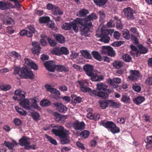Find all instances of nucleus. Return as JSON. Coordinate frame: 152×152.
Here are the masks:
<instances>
[{
  "label": "nucleus",
  "mask_w": 152,
  "mask_h": 152,
  "mask_svg": "<svg viewBox=\"0 0 152 152\" xmlns=\"http://www.w3.org/2000/svg\"><path fill=\"white\" fill-rule=\"evenodd\" d=\"M91 54L93 57L96 60L99 61H102V57L98 52L93 51Z\"/></svg>",
  "instance_id": "27"
},
{
  "label": "nucleus",
  "mask_w": 152,
  "mask_h": 152,
  "mask_svg": "<svg viewBox=\"0 0 152 152\" xmlns=\"http://www.w3.org/2000/svg\"><path fill=\"white\" fill-rule=\"evenodd\" d=\"M90 132L87 130H84L80 134V136L84 139L86 138L89 135Z\"/></svg>",
  "instance_id": "43"
},
{
  "label": "nucleus",
  "mask_w": 152,
  "mask_h": 152,
  "mask_svg": "<svg viewBox=\"0 0 152 152\" xmlns=\"http://www.w3.org/2000/svg\"><path fill=\"white\" fill-rule=\"evenodd\" d=\"M124 43L123 41H115L112 43V46L115 47H118L121 46Z\"/></svg>",
  "instance_id": "61"
},
{
  "label": "nucleus",
  "mask_w": 152,
  "mask_h": 152,
  "mask_svg": "<svg viewBox=\"0 0 152 152\" xmlns=\"http://www.w3.org/2000/svg\"><path fill=\"white\" fill-rule=\"evenodd\" d=\"M132 89L135 91L137 92H140L141 90L140 86L137 84H134L133 85Z\"/></svg>",
  "instance_id": "54"
},
{
  "label": "nucleus",
  "mask_w": 152,
  "mask_h": 152,
  "mask_svg": "<svg viewBox=\"0 0 152 152\" xmlns=\"http://www.w3.org/2000/svg\"><path fill=\"white\" fill-rule=\"evenodd\" d=\"M44 87L47 91L52 94H55L56 96L55 99H56L57 97L58 98L59 97L60 95L59 91L55 88H52L51 85L46 84L45 85Z\"/></svg>",
  "instance_id": "12"
},
{
  "label": "nucleus",
  "mask_w": 152,
  "mask_h": 152,
  "mask_svg": "<svg viewBox=\"0 0 152 152\" xmlns=\"http://www.w3.org/2000/svg\"><path fill=\"white\" fill-rule=\"evenodd\" d=\"M29 67H30L31 68L33 69L34 70H37L38 69V65L35 63L33 61H32Z\"/></svg>",
  "instance_id": "58"
},
{
  "label": "nucleus",
  "mask_w": 152,
  "mask_h": 152,
  "mask_svg": "<svg viewBox=\"0 0 152 152\" xmlns=\"http://www.w3.org/2000/svg\"><path fill=\"white\" fill-rule=\"evenodd\" d=\"M82 35L86 36L89 32L84 24L83 18H77L71 22V28H72L74 31L76 33L78 32V28Z\"/></svg>",
  "instance_id": "3"
},
{
  "label": "nucleus",
  "mask_w": 152,
  "mask_h": 152,
  "mask_svg": "<svg viewBox=\"0 0 152 152\" xmlns=\"http://www.w3.org/2000/svg\"><path fill=\"white\" fill-rule=\"evenodd\" d=\"M14 74L18 75L20 77L23 76L24 78H30L31 79L34 77V75L32 71H29L27 69L20 66L15 67L14 70Z\"/></svg>",
  "instance_id": "5"
},
{
  "label": "nucleus",
  "mask_w": 152,
  "mask_h": 152,
  "mask_svg": "<svg viewBox=\"0 0 152 152\" xmlns=\"http://www.w3.org/2000/svg\"><path fill=\"white\" fill-rule=\"evenodd\" d=\"M130 75L128 77L129 81L137 80L141 76L140 73L137 70H131L129 71Z\"/></svg>",
  "instance_id": "11"
},
{
  "label": "nucleus",
  "mask_w": 152,
  "mask_h": 152,
  "mask_svg": "<svg viewBox=\"0 0 152 152\" xmlns=\"http://www.w3.org/2000/svg\"><path fill=\"white\" fill-rule=\"evenodd\" d=\"M54 115L56 121L57 123H64L66 118V116L61 115L58 113H55Z\"/></svg>",
  "instance_id": "18"
},
{
  "label": "nucleus",
  "mask_w": 152,
  "mask_h": 152,
  "mask_svg": "<svg viewBox=\"0 0 152 152\" xmlns=\"http://www.w3.org/2000/svg\"><path fill=\"white\" fill-rule=\"evenodd\" d=\"M122 58L124 61L128 62L130 61L132 59L131 56L126 54H123Z\"/></svg>",
  "instance_id": "46"
},
{
  "label": "nucleus",
  "mask_w": 152,
  "mask_h": 152,
  "mask_svg": "<svg viewBox=\"0 0 152 152\" xmlns=\"http://www.w3.org/2000/svg\"><path fill=\"white\" fill-rule=\"evenodd\" d=\"M123 12L124 16L128 20H132L134 19V14L135 13L134 10L130 7L124 8Z\"/></svg>",
  "instance_id": "10"
},
{
  "label": "nucleus",
  "mask_w": 152,
  "mask_h": 152,
  "mask_svg": "<svg viewBox=\"0 0 152 152\" xmlns=\"http://www.w3.org/2000/svg\"><path fill=\"white\" fill-rule=\"evenodd\" d=\"M97 18L96 14L94 12L88 15L86 18L83 19V21L89 31L93 26L91 21L96 20Z\"/></svg>",
  "instance_id": "9"
},
{
  "label": "nucleus",
  "mask_w": 152,
  "mask_h": 152,
  "mask_svg": "<svg viewBox=\"0 0 152 152\" xmlns=\"http://www.w3.org/2000/svg\"><path fill=\"white\" fill-rule=\"evenodd\" d=\"M0 88L2 90L6 91L10 90L11 88V87L10 85H3L1 86Z\"/></svg>",
  "instance_id": "56"
},
{
  "label": "nucleus",
  "mask_w": 152,
  "mask_h": 152,
  "mask_svg": "<svg viewBox=\"0 0 152 152\" xmlns=\"http://www.w3.org/2000/svg\"><path fill=\"white\" fill-rule=\"evenodd\" d=\"M116 27L118 30H121L123 28V25L121 23L120 20H118L116 22Z\"/></svg>",
  "instance_id": "62"
},
{
  "label": "nucleus",
  "mask_w": 152,
  "mask_h": 152,
  "mask_svg": "<svg viewBox=\"0 0 152 152\" xmlns=\"http://www.w3.org/2000/svg\"><path fill=\"white\" fill-rule=\"evenodd\" d=\"M122 36L125 39H129L130 37L129 31L127 30H124L123 32Z\"/></svg>",
  "instance_id": "51"
},
{
  "label": "nucleus",
  "mask_w": 152,
  "mask_h": 152,
  "mask_svg": "<svg viewBox=\"0 0 152 152\" xmlns=\"http://www.w3.org/2000/svg\"><path fill=\"white\" fill-rule=\"evenodd\" d=\"M47 40L51 46L54 47L56 45V43L55 40L52 39L50 38H48Z\"/></svg>",
  "instance_id": "59"
},
{
  "label": "nucleus",
  "mask_w": 152,
  "mask_h": 152,
  "mask_svg": "<svg viewBox=\"0 0 152 152\" xmlns=\"http://www.w3.org/2000/svg\"><path fill=\"white\" fill-rule=\"evenodd\" d=\"M114 31V30L113 29H102L100 34H99L96 32L95 36L97 38H100V39H98L99 41L104 43H108L109 42L110 39L108 35H111Z\"/></svg>",
  "instance_id": "6"
},
{
  "label": "nucleus",
  "mask_w": 152,
  "mask_h": 152,
  "mask_svg": "<svg viewBox=\"0 0 152 152\" xmlns=\"http://www.w3.org/2000/svg\"><path fill=\"white\" fill-rule=\"evenodd\" d=\"M96 4L99 5L100 7H102L105 4L107 0H93Z\"/></svg>",
  "instance_id": "37"
},
{
  "label": "nucleus",
  "mask_w": 152,
  "mask_h": 152,
  "mask_svg": "<svg viewBox=\"0 0 152 152\" xmlns=\"http://www.w3.org/2000/svg\"><path fill=\"white\" fill-rule=\"evenodd\" d=\"M97 91L94 90L92 91L91 95H94L101 97L102 98L105 99L109 96L110 92L107 89L108 86L102 83L97 84L96 85Z\"/></svg>",
  "instance_id": "4"
},
{
  "label": "nucleus",
  "mask_w": 152,
  "mask_h": 152,
  "mask_svg": "<svg viewBox=\"0 0 152 152\" xmlns=\"http://www.w3.org/2000/svg\"><path fill=\"white\" fill-rule=\"evenodd\" d=\"M73 127L76 130H81L84 129L85 124L83 121L76 120L73 123Z\"/></svg>",
  "instance_id": "14"
},
{
  "label": "nucleus",
  "mask_w": 152,
  "mask_h": 152,
  "mask_svg": "<svg viewBox=\"0 0 152 152\" xmlns=\"http://www.w3.org/2000/svg\"><path fill=\"white\" fill-rule=\"evenodd\" d=\"M31 116L35 121H38L40 119V115L39 113L37 112H34L31 113Z\"/></svg>",
  "instance_id": "32"
},
{
  "label": "nucleus",
  "mask_w": 152,
  "mask_h": 152,
  "mask_svg": "<svg viewBox=\"0 0 152 152\" xmlns=\"http://www.w3.org/2000/svg\"><path fill=\"white\" fill-rule=\"evenodd\" d=\"M93 66L90 64H86L83 67V70L88 76H91L93 74Z\"/></svg>",
  "instance_id": "19"
},
{
  "label": "nucleus",
  "mask_w": 152,
  "mask_h": 152,
  "mask_svg": "<svg viewBox=\"0 0 152 152\" xmlns=\"http://www.w3.org/2000/svg\"><path fill=\"white\" fill-rule=\"evenodd\" d=\"M72 22L69 23H65L62 26L61 28L65 30H69L71 28V25Z\"/></svg>",
  "instance_id": "45"
},
{
  "label": "nucleus",
  "mask_w": 152,
  "mask_h": 152,
  "mask_svg": "<svg viewBox=\"0 0 152 152\" xmlns=\"http://www.w3.org/2000/svg\"><path fill=\"white\" fill-rule=\"evenodd\" d=\"M60 48L58 47H56L53 49L51 51V53L55 55L58 56L61 55L60 51Z\"/></svg>",
  "instance_id": "50"
},
{
  "label": "nucleus",
  "mask_w": 152,
  "mask_h": 152,
  "mask_svg": "<svg viewBox=\"0 0 152 152\" xmlns=\"http://www.w3.org/2000/svg\"><path fill=\"white\" fill-rule=\"evenodd\" d=\"M28 99L30 101V102H31L30 104H32V109L34 107L37 110H40L39 107L37 104V101L34 98H30Z\"/></svg>",
  "instance_id": "31"
},
{
  "label": "nucleus",
  "mask_w": 152,
  "mask_h": 152,
  "mask_svg": "<svg viewBox=\"0 0 152 152\" xmlns=\"http://www.w3.org/2000/svg\"><path fill=\"white\" fill-rule=\"evenodd\" d=\"M88 118L91 120H94L95 121H98L99 119L100 115L97 113L93 114L91 113H88L87 115Z\"/></svg>",
  "instance_id": "24"
},
{
  "label": "nucleus",
  "mask_w": 152,
  "mask_h": 152,
  "mask_svg": "<svg viewBox=\"0 0 152 152\" xmlns=\"http://www.w3.org/2000/svg\"><path fill=\"white\" fill-rule=\"evenodd\" d=\"M108 104L109 106L115 108H118L121 106L119 102H115L111 100H109Z\"/></svg>",
  "instance_id": "26"
},
{
  "label": "nucleus",
  "mask_w": 152,
  "mask_h": 152,
  "mask_svg": "<svg viewBox=\"0 0 152 152\" xmlns=\"http://www.w3.org/2000/svg\"><path fill=\"white\" fill-rule=\"evenodd\" d=\"M54 105L56 107V109L60 113H65L67 110V108L63 104L59 103H55Z\"/></svg>",
  "instance_id": "16"
},
{
  "label": "nucleus",
  "mask_w": 152,
  "mask_h": 152,
  "mask_svg": "<svg viewBox=\"0 0 152 152\" xmlns=\"http://www.w3.org/2000/svg\"><path fill=\"white\" fill-rule=\"evenodd\" d=\"M145 83L147 85H152V76L148 77Z\"/></svg>",
  "instance_id": "60"
},
{
  "label": "nucleus",
  "mask_w": 152,
  "mask_h": 152,
  "mask_svg": "<svg viewBox=\"0 0 152 152\" xmlns=\"http://www.w3.org/2000/svg\"><path fill=\"white\" fill-rule=\"evenodd\" d=\"M124 62L119 61H115L113 63L112 65L116 69H120L123 65Z\"/></svg>",
  "instance_id": "33"
},
{
  "label": "nucleus",
  "mask_w": 152,
  "mask_h": 152,
  "mask_svg": "<svg viewBox=\"0 0 152 152\" xmlns=\"http://www.w3.org/2000/svg\"><path fill=\"white\" fill-rule=\"evenodd\" d=\"M55 39L60 43H63L65 42V38L61 34L57 35Z\"/></svg>",
  "instance_id": "44"
},
{
  "label": "nucleus",
  "mask_w": 152,
  "mask_h": 152,
  "mask_svg": "<svg viewBox=\"0 0 152 152\" xmlns=\"http://www.w3.org/2000/svg\"><path fill=\"white\" fill-rule=\"evenodd\" d=\"M50 18L48 17H40L39 19V22L41 23H46L49 22Z\"/></svg>",
  "instance_id": "42"
},
{
  "label": "nucleus",
  "mask_w": 152,
  "mask_h": 152,
  "mask_svg": "<svg viewBox=\"0 0 152 152\" xmlns=\"http://www.w3.org/2000/svg\"><path fill=\"white\" fill-rule=\"evenodd\" d=\"M139 51L140 53L145 54L147 53L148 51V49L147 48L144 47L142 45H140L138 46Z\"/></svg>",
  "instance_id": "34"
},
{
  "label": "nucleus",
  "mask_w": 152,
  "mask_h": 152,
  "mask_svg": "<svg viewBox=\"0 0 152 152\" xmlns=\"http://www.w3.org/2000/svg\"><path fill=\"white\" fill-rule=\"evenodd\" d=\"M29 140V138L28 137L23 136L20 139L19 144L22 146H24L25 148L27 150L36 149V145L34 144L30 145Z\"/></svg>",
  "instance_id": "8"
},
{
  "label": "nucleus",
  "mask_w": 152,
  "mask_h": 152,
  "mask_svg": "<svg viewBox=\"0 0 152 152\" xmlns=\"http://www.w3.org/2000/svg\"><path fill=\"white\" fill-rule=\"evenodd\" d=\"M109 100L107 101H104L100 100L99 102V103L100 104V107L103 109H106L108 106H109V104H108V102Z\"/></svg>",
  "instance_id": "41"
},
{
  "label": "nucleus",
  "mask_w": 152,
  "mask_h": 152,
  "mask_svg": "<svg viewBox=\"0 0 152 152\" xmlns=\"http://www.w3.org/2000/svg\"><path fill=\"white\" fill-rule=\"evenodd\" d=\"M56 70L59 72H67L69 71L68 67L62 65H56Z\"/></svg>",
  "instance_id": "22"
},
{
  "label": "nucleus",
  "mask_w": 152,
  "mask_h": 152,
  "mask_svg": "<svg viewBox=\"0 0 152 152\" xmlns=\"http://www.w3.org/2000/svg\"><path fill=\"white\" fill-rule=\"evenodd\" d=\"M3 23L6 25H13L14 24V21L12 18H10L4 21Z\"/></svg>",
  "instance_id": "52"
},
{
  "label": "nucleus",
  "mask_w": 152,
  "mask_h": 152,
  "mask_svg": "<svg viewBox=\"0 0 152 152\" xmlns=\"http://www.w3.org/2000/svg\"><path fill=\"white\" fill-rule=\"evenodd\" d=\"M32 44L33 46L32 49V52L34 54L38 55L41 49L39 44L37 42H33Z\"/></svg>",
  "instance_id": "20"
},
{
  "label": "nucleus",
  "mask_w": 152,
  "mask_h": 152,
  "mask_svg": "<svg viewBox=\"0 0 152 152\" xmlns=\"http://www.w3.org/2000/svg\"><path fill=\"white\" fill-rule=\"evenodd\" d=\"M14 8V6L10 2L0 1V9L5 10Z\"/></svg>",
  "instance_id": "15"
},
{
  "label": "nucleus",
  "mask_w": 152,
  "mask_h": 152,
  "mask_svg": "<svg viewBox=\"0 0 152 152\" xmlns=\"http://www.w3.org/2000/svg\"><path fill=\"white\" fill-rule=\"evenodd\" d=\"M100 125L110 130L113 134L118 133L120 132V129L116 126V124L111 121H102L99 123Z\"/></svg>",
  "instance_id": "7"
},
{
  "label": "nucleus",
  "mask_w": 152,
  "mask_h": 152,
  "mask_svg": "<svg viewBox=\"0 0 152 152\" xmlns=\"http://www.w3.org/2000/svg\"><path fill=\"white\" fill-rule=\"evenodd\" d=\"M71 96L72 99H73L72 102L73 103H80L82 101V98L80 96L76 97L75 96L73 95H71Z\"/></svg>",
  "instance_id": "40"
},
{
  "label": "nucleus",
  "mask_w": 152,
  "mask_h": 152,
  "mask_svg": "<svg viewBox=\"0 0 152 152\" xmlns=\"http://www.w3.org/2000/svg\"><path fill=\"white\" fill-rule=\"evenodd\" d=\"M107 83L110 84V86L113 88H115L117 87V86L115 84H119L121 83V78L119 77H115L112 80L109 78L107 80Z\"/></svg>",
  "instance_id": "13"
},
{
  "label": "nucleus",
  "mask_w": 152,
  "mask_h": 152,
  "mask_svg": "<svg viewBox=\"0 0 152 152\" xmlns=\"http://www.w3.org/2000/svg\"><path fill=\"white\" fill-rule=\"evenodd\" d=\"M91 80L93 81H100L103 79V77L102 75L99 76L96 74H93L91 76Z\"/></svg>",
  "instance_id": "23"
},
{
  "label": "nucleus",
  "mask_w": 152,
  "mask_h": 152,
  "mask_svg": "<svg viewBox=\"0 0 152 152\" xmlns=\"http://www.w3.org/2000/svg\"><path fill=\"white\" fill-rule=\"evenodd\" d=\"M89 13V11L88 10L82 9L79 11L78 16L80 17H85Z\"/></svg>",
  "instance_id": "30"
},
{
  "label": "nucleus",
  "mask_w": 152,
  "mask_h": 152,
  "mask_svg": "<svg viewBox=\"0 0 152 152\" xmlns=\"http://www.w3.org/2000/svg\"><path fill=\"white\" fill-rule=\"evenodd\" d=\"M145 98L142 96H139L136 97L133 100L134 102L137 105H139L144 101Z\"/></svg>",
  "instance_id": "25"
},
{
  "label": "nucleus",
  "mask_w": 152,
  "mask_h": 152,
  "mask_svg": "<svg viewBox=\"0 0 152 152\" xmlns=\"http://www.w3.org/2000/svg\"><path fill=\"white\" fill-rule=\"evenodd\" d=\"M56 65L53 64L46 69L48 71L53 72H54L55 70L56 69Z\"/></svg>",
  "instance_id": "64"
},
{
  "label": "nucleus",
  "mask_w": 152,
  "mask_h": 152,
  "mask_svg": "<svg viewBox=\"0 0 152 152\" xmlns=\"http://www.w3.org/2000/svg\"><path fill=\"white\" fill-rule=\"evenodd\" d=\"M15 109L17 112L21 115L25 116L27 114L26 111L23 110L22 109L19 108L17 106H15Z\"/></svg>",
  "instance_id": "35"
},
{
  "label": "nucleus",
  "mask_w": 152,
  "mask_h": 152,
  "mask_svg": "<svg viewBox=\"0 0 152 152\" xmlns=\"http://www.w3.org/2000/svg\"><path fill=\"white\" fill-rule=\"evenodd\" d=\"M45 137L47 139L48 141H49L50 143L55 145L57 144V143L56 140L53 139L52 137L47 135H45Z\"/></svg>",
  "instance_id": "48"
},
{
  "label": "nucleus",
  "mask_w": 152,
  "mask_h": 152,
  "mask_svg": "<svg viewBox=\"0 0 152 152\" xmlns=\"http://www.w3.org/2000/svg\"><path fill=\"white\" fill-rule=\"evenodd\" d=\"M52 12L53 14L55 15H62L63 14V12L57 6H54Z\"/></svg>",
  "instance_id": "29"
},
{
  "label": "nucleus",
  "mask_w": 152,
  "mask_h": 152,
  "mask_svg": "<svg viewBox=\"0 0 152 152\" xmlns=\"http://www.w3.org/2000/svg\"><path fill=\"white\" fill-rule=\"evenodd\" d=\"M15 96L13 97V99L20 101V104L25 109L31 110L32 109V104L30 103L28 99H25V93L21 91L17 90L15 91Z\"/></svg>",
  "instance_id": "2"
},
{
  "label": "nucleus",
  "mask_w": 152,
  "mask_h": 152,
  "mask_svg": "<svg viewBox=\"0 0 152 152\" xmlns=\"http://www.w3.org/2000/svg\"><path fill=\"white\" fill-rule=\"evenodd\" d=\"M109 46H103L102 47V53L104 55H107Z\"/></svg>",
  "instance_id": "57"
},
{
  "label": "nucleus",
  "mask_w": 152,
  "mask_h": 152,
  "mask_svg": "<svg viewBox=\"0 0 152 152\" xmlns=\"http://www.w3.org/2000/svg\"><path fill=\"white\" fill-rule=\"evenodd\" d=\"M13 122L15 125L17 126H19L20 125L22 122L21 121L20 119L17 118L14 119Z\"/></svg>",
  "instance_id": "63"
},
{
  "label": "nucleus",
  "mask_w": 152,
  "mask_h": 152,
  "mask_svg": "<svg viewBox=\"0 0 152 152\" xmlns=\"http://www.w3.org/2000/svg\"><path fill=\"white\" fill-rule=\"evenodd\" d=\"M77 82L80 85V89L82 92H91V91L90 88L87 87L86 85H85L87 84V83H85L82 80L78 81Z\"/></svg>",
  "instance_id": "17"
},
{
  "label": "nucleus",
  "mask_w": 152,
  "mask_h": 152,
  "mask_svg": "<svg viewBox=\"0 0 152 152\" xmlns=\"http://www.w3.org/2000/svg\"><path fill=\"white\" fill-rule=\"evenodd\" d=\"M10 1L13 2L16 7L20 9L21 7V5L20 4L21 1L18 0H9Z\"/></svg>",
  "instance_id": "53"
},
{
  "label": "nucleus",
  "mask_w": 152,
  "mask_h": 152,
  "mask_svg": "<svg viewBox=\"0 0 152 152\" xmlns=\"http://www.w3.org/2000/svg\"><path fill=\"white\" fill-rule=\"evenodd\" d=\"M80 53L83 57L86 59H90L92 58L91 54L87 51L82 50L80 51Z\"/></svg>",
  "instance_id": "38"
},
{
  "label": "nucleus",
  "mask_w": 152,
  "mask_h": 152,
  "mask_svg": "<svg viewBox=\"0 0 152 152\" xmlns=\"http://www.w3.org/2000/svg\"><path fill=\"white\" fill-rule=\"evenodd\" d=\"M121 101L125 103H129L131 100L129 97L126 94H123L122 96Z\"/></svg>",
  "instance_id": "36"
},
{
  "label": "nucleus",
  "mask_w": 152,
  "mask_h": 152,
  "mask_svg": "<svg viewBox=\"0 0 152 152\" xmlns=\"http://www.w3.org/2000/svg\"><path fill=\"white\" fill-rule=\"evenodd\" d=\"M4 144L9 149H12L14 148L15 145H17V143L15 141H13L12 143L5 141Z\"/></svg>",
  "instance_id": "28"
},
{
  "label": "nucleus",
  "mask_w": 152,
  "mask_h": 152,
  "mask_svg": "<svg viewBox=\"0 0 152 152\" xmlns=\"http://www.w3.org/2000/svg\"><path fill=\"white\" fill-rule=\"evenodd\" d=\"M145 143L146 148L147 149H150L152 148V135L147 137L144 140Z\"/></svg>",
  "instance_id": "21"
},
{
  "label": "nucleus",
  "mask_w": 152,
  "mask_h": 152,
  "mask_svg": "<svg viewBox=\"0 0 152 152\" xmlns=\"http://www.w3.org/2000/svg\"><path fill=\"white\" fill-rule=\"evenodd\" d=\"M60 53L61 55V54L65 55H67L69 54V51L65 47H62L60 48Z\"/></svg>",
  "instance_id": "49"
},
{
  "label": "nucleus",
  "mask_w": 152,
  "mask_h": 152,
  "mask_svg": "<svg viewBox=\"0 0 152 152\" xmlns=\"http://www.w3.org/2000/svg\"><path fill=\"white\" fill-rule=\"evenodd\" d=\"M40 105L43 107H45L51 105V102L47 99L42 100L40 102Z\"/></svg>",
  "instance_id": "39"
},
{
  "label": "nucleus",
  "mask_w": 152,
  "mask_h": 152,
  "mask_svg": "<svg viewBox=\"0 0 152 152\" xmlns=\"http://www.w3.org/2000/svg\"><path fill=\"white\" fill-rule=\"evenodd\" d=\"M108 55L111 57H114L115 55V51L113 50V48L109 46Z\"/></svg>",
  "instance_id": "55"
},
{
  "label": "nucleus",
  "mask_w": 152,
  "mask_h": 152,
  "mask_svg": "<svg viewBox=\"0 0 152 152\" xmlns=\"http://www.w3.org/2000/svg\"><path fill=\"white\" fill-rule=\"evenodd\" d=\"M53 127L55 129H52L51 131L56 136H58L60 139V141L62 144L68 143L70 141L68 137V131L64 129V127L61 126L55 125Z\"/></svg>",
  "instance_id": "1"
},
{
  "label": "nucleus",
  "mask_w": 152,
  "mask_h": 152,
  "mask_svg": "<svg viewBox=\"0 0 152 152\" xmlns=\"http://www.w3.org/2000/svg\"><path fill=\"white\" fill-rule=\"evenodd\" d=\"M11 56L17 59H19L21 58V56L20 54L15 51H12L11 52Z\"/></svg>",
  "instance_id": "47"
}]
</instances>
